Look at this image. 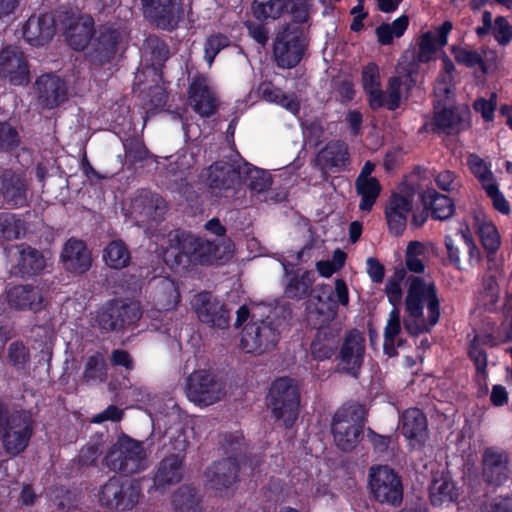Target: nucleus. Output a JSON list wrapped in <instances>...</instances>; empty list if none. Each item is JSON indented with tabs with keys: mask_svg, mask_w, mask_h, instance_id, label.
I'll list each match as a JSON object with an SVG mask.
<instances>
[{
	"mask_svg": "<svg viewBox=\"0 0 512 512\" xmlns=\"http://www.w3.org/2000/svg\"><path fill=\"white\" fill-rule=\"evenodd\" d=\"M408 282L405 328L415 335L428 332L440 317V300L435 283L430 278L421 276L410 277Z\"/></svg>",
	"mask_w": 512,
	"mask_h": 512,
	"instance_id": "obj_1",
	"label": "nucleus"
},
{
	"mask_svg": "<svg viewBox=\"0 0 512 512\" xmlns=\"http://www.w3.org/2000/svg\"><path fill=\"white\" fill-rule=\"evenodd\" d=\"M268 307L262 305L241 306L237 310L235 326L240 327L248 319L241 336V348L247 353L261 354L275 347L279 339L277 325L267 319H262Z\"/></svg>",
	"mask_w": 512,
	"mask_h": 512,
	"instance_id": "obj_2",
	"label": "nucleus"
},
{
	"mask_svg": "<svg viewBox=\"0 0 512 512\" xmlns=\"http://www.w3.org/2000/svg\"><path fill=\"white\" fill-rule=\"evenodd\" d=\"M170 246L162 252L164 261L170 265H180L185 259L198 262L200 264H209L221 258L219 246L214 241L196 238L192 235H182L179 233H170Z\"/></svg>",
	"mask_w": 512,
	"mask_h": 512,
	"instance_id": "obj_3",
	"label": "nucleus"
},
{
	"mask_svg": "<svg viewBox=\"0 0 512 512\" xmlns=\"http://www.w3.org/2000/svg\"><path fill=\"white\" fill-rule=\"evenodd\" d=\"M105 464L112 471L139 473L147 467V454L141 442L124 435L108 450Z\"/></svg>",
	"mask_w": 512,
	"mask_h": 512,
	"instance_id": "obj_4",
	"label": "nucleus"
},
{
	"mask_svg": "<svg viewBox=\"0 0 512 512\" xmlns=\"http://www.w3.org/2000/svg\"><path fill=\"white\" fill-rule=\"evenodd\" d=\"M300 395L297 383L290 378L275 380L270 388L268 405L276 419L291 427L298 417Z\"/></svg>",
	"mask_w": 512,
	"mask_h": 512,
	"instance_id": "obj_5",
	"label": "nucleus"
},
{
	"mask_svg": "<svg viewBox=\"0 0 512 512\" xmlns=\"http://www.w3.org/2000/svg\"><path fill=\"white\" fill-rule=\"evenodd\" d=\"M364 414V409L359 405L341 409L335 414L332 434L341 450L348 451L357 445L364 425Z\"/></svg>",
	"mask_w": 512,
	"mask_h": 512,
	"instance_id": "obj_6",
	"label": "nucleus"
},
{
	"mask_svg": "<svg viewBox=\"0 0 512 512\" xmlns=\"http://www.w3.org/2000/svg\"><path fill=\"white\" fill-rule=\"evenodd\" d=\"M434 95V125L446 134L458 132L466 112L455 107L450 82L439 81L435 85Z\"/></svg>",
	"mask_w": 512,
	"mask_h": 512,
	"instance_id": "obj_7",
	"label": "nucleus"
},
{
	"mask_svg": "<svg viewBox=\"0 0 512 512\" xmlns=\"http://www.w3.org/2000/svg\"><path fill=\"white\" fill-rule=\"evenodd\" d=\"M141 486L138 481H121L117 477L109 479L98 494L101 505L119 511L134 508L140 499Z\"/></svg>",
	"mask_w": 512,
	"mask_h": 512,
	"instance_id": "obj_8",
	"label": "nucleus"
},
{
	"mask_svg": "<svg viewBox=\"0 0 512 512\" xmlns=\"http://www.w3.org/2000/svg\"><path fill=\"white\" fill-rule=\"evenodd\" d=\"M368 486L373 497L380 503L396 505L402 501L403 486L398 474L388 466L369 469Z\"/></svg>",
	"mask_w": 512,
	"mask_h": 512,
	"instance_id": "obj_9",
	"label": "nucleus"
},
{
	"mask_svg": "<svg viewBox=\"0 0 512 512\" xmlns=\"http://www.w3.org/2000/svg\"><path fill=\"white\" fill-rule=\"evenodd\" d=\"M191 307L198 320L210 328L225 330L229 327L231 315L226 305L211 293L200 292L191 299Z\"/></svg>",
	"mask_w": 512,
	"mask_h": 512,
	"instance_id": "obj_10",
	"label": "nucleus"
},
{
	"mask_svg": "<svg viewBox=\"0 0 512 512\" xmlns=\"http://www.w3.org/2000/svg\"><path fill=\"white\" fill-rule=\"evenodd\" d=\"M312 0H267L253 2L252 12L258 20H276L284 13H290L295 21L305 22L308 19Z\"/></svg>",
	"mask_w": 512,
	"mask_h": 512,
	"instance_id": "obj_11",
	"label": "nucleus"
},
{
	"mask_svg": "<svg viewBox=\"0 0 512 512\" xmlns=\"http://www.w3.org/2000/svg\"><path fill=\"white\" fill-rule=\"evenodd\" d=\"M334 284V289L323 287L322 293L310 299L307 307L310 314L323 317V323L335 319L339 305L347 307L349 304V290L345 281L336 279Z\"/></svg>",
	"mask_w": 512,
	"mask_h": 512,
	"instance_id": "obj_12",
	"label": "nucleus"
},
{
	"mask_svg": "<svg viewBox=\"0 0 512 512\" xmlns=\"http://www.w3.org/2000/svg\"><path fill=\"white\" fill-rule=\"evenodd\" d=\"M452 28V23L445 21L442 25L437 27L435 32H425L420 38L419 49L416 55L413 51H406L400 62H404L405 67L414 66L416 73L419 63H428L433 60L437 49L447 44V36Z\"/></svg>",
	"mask_w": 512,
	"mask_h": 512,
	"instance_id": "obj_13",
	"label": "nucleus"
},
{
	"mask_svg": "<svg viewBox=\"0 0 512 512\" xmlns=\"http://www.w3.org/2000/svg\"><path fill=\"white\" fill-rule=\"evenodd\" d=\"M305 46V37L298 28H286L278 33L274 42V58L278 66H296L303 56Z\"/></svg>",
	"mask_w": 512,
	"mask_h": 512,
	"instance_id": "obj_14",
	"label": "nucleus"
},
{
	"mask_svg": "<svg viewBox=\"0 0 512 512\" xmlns=\"http://www.w3.org/2000/svg\"><path fill=\"white\" fill-rule=\"evenodd\" d=\"M238 178L250 189L253 197L261 202L276 203L285 198L284 193H276L272 189L270 173L250 165L249 163L237 166Z\"/></svg>",
	"mask_w": 512,
	"mask_h": 512,
	"instance_id": "obj_15",
	"label": "nucleus"
},
{
	"mask_svg": "<svg viewBox=\"0 0 512 512\" xmlns=\"http://www.w3.org/2000/svg\"><path fill=\"white\" fill-rule=\"evenodd\" d=\"M416 193L412 187L403 186L390 197L385 216L389 230L395 235H400L407 224L408 216L414 211Z\"/></svg>",
	"mask_w": 512,
	"mask_h": 512,
	"instance_id": "obj_16",
	"label": "nucleus"
},
{
	"mask_svg": "<svg viewBox=\"0 0 512 512\" xmlns=\"http://www.w3.org/2000/svg\"><path fill=\"white\" fill-rule=\"evenodd\" d=\"M186 392L190 401L203 406L219 401L224 393L222 384L205 370L195 371L188 377Z\"/></svg>",
	"mask_w": 512,
	"mask_h": 512,
	"instance_id": "obj_17",
	"label": "nucleus"
},
{
	"mask_svg": "<svg viewBox=\"0 0 512 512\" xmlns=\"http://www.w3.org/2000/svg\"><path fill=\"white\" fill-rule=\"evenodd\" d=\"M33 426L31 418L25 413L9 416L2 433L3 446L7 453L17 455L28 446Z\"/></svg>",
	"mask_w": 512,
	"mask_h": 512,
	"instance_id": "obj_18",
	"label": "nucleus"
},
{
	"mask_svg": "<svg viewBox=\"0 0 512 512\" xmlns=\"http://www.w3.org/2000/svg\"><path fill=\"white\" fill-rule=\"evenodd\" d=\"M247 459L242 456L228 457L213 463L206 471L207 485L216 491L232 487L240 470H246Z\"/></svg>",
	"mask_w": 512,
	"mask_h": 512,
	"instance_id": "obj_19",
	"label": "nucleus"
},
{
	"mask_svg": "<svg viewBox=\"0 0 512 512\" xmlns=\"http://www.w3.org/2000/svg\"><path fill=\"white\" fill-rule=\"evenodd\" d=\"M7 305L16 311L40 312L46 308L47 297L39 285H17L6 291Z\"/></svg>",
	"mask_w": 512,
	"mask_h": 512,
	"instance_id": "obj_20",
	"label": "nucleus"
},
{
	"mask_svg": "<svg viewBox=\"0 0 512 512\" xmlns=\"http://www.w3.org/2000/svg\"><path fill=\"white\" fill-rule=\"evenodd\" d=\"M188 93L191 107L201 117H209L216 112L218 97L207 76H195L190 83Z\"/></svg>",
	"mask_w": 512,
	"mask_h": 512,
	"instance_id": "obj_21",
	"label": "nucleus"
},
{
	"mask_svg": "<svg viewBox=\"0 0 512 512\" xmlns=\"http://www.w3.org/2000/svg\"><path fill=\"white\" fill-rule=\"evenodd\" d=\"M397 73V76L389 79L386 91H381L379 108L386 107L389 110L398 108L405 93L415 83L414 66L405 67L404 62H399Z\"/></svg>",
	"mask_w": 512,
	"mask_h": 512,
	"instance_id": "obj_22",
	"label": "nucleus"
},
{
	"mask_svg": "<svg viewBox=\"0 0 512 512\" xmlns=\"http://www.w3.org/2000/svg\"><path fill=\"white\" fill-rule=\"evenodd\" d=\"M398 429L412 448H420L428 439L427 418L418 408H409L401 414Z\"/></svg>",
	"mask_w": 512,
	"mask_h": 512,
	"instance_id": "obj_23",
	"label": "nucleus"
},
{
	"mask_svg": "<svg viewBox=\"0 0 512 512\" xmlns=\"http://www.w3.org/2000/svg\"><path fill=\"white\" fill-rule=\"evenodd\" d=\"M365 338L358 331H351L345 337L340 351L339 369L346 374L357 377L363 364Z\"/></svg>",
	"mask_w": 512,
	"mask_h": 512,
	"instance_id": "obj_24",
	"label": "nucleus"
},
{
	"mask_svg": "<svg viewBox=\"0 0 512 512\" xmlns=\"http://www.w3.org/2000/svg\"><path fill=\"white\" fill-rule=\"evenodd\" d=\"M60 261L63 268L74 275H82L92 266L91 252L85 242L73 237L63 245Z\"/></svg>",
	"mask_w": 512,
	"mask_h": 512,
	"instance_id": "obj_25",
	"label": "nucleus"
},
{
	"mask_svg": "<svg viewBox=\"0 0 512 512\" xmlns=\"http://www.w3.org/2000/svg\"><path fill=\"white\" fill-rule=\"evenodd\" d=\"M0 75L13 85H24L29 82L26 59L17 47L8 46L1 51Z\"/></svg>",
	"mask_w": 512,
	"mask_h": 512,
	"instance_id": "obj_26",
	"label": "nucleus"
},
{
	"mask_svg": "<svg viewBox=\"0 0 512 512\" xmlns=\"http://www.w3.org/2000/svg\"><path fill=\"white\" fill-rule=\"evenodd\" d=\"M144 14L162 29L176 27L181 12L180 0H142Z\"/></svg>",
	"mask_w": 512,
	"mask_h": 512,
	"instance_id": "obj_27",
	"label": "nucleus"
},
{
	"mask_svg": "<svg viewBox=\"0 0 512 512\" xmlns=\"http://www.w3.org/2000/svg\"><path fill=\"white\" fill-rule=\"evenodd\" d=\"M68 44L75 50H83L91 40L94 21L89 15H66L61 20Z\"/></svg>",
	"mask_w": 512,
	"mask_h": 512,
	"instance_id": "obj_28",
	"label": "nucleus"
},
{
	"mask_svg": "<svg viewBox=\"0 0 512 512\" xmlns=\"http://www.w3.org/2000/svg\"><path fill=\"white\" fill-rule=\"evenodd\" d=\"M482 474L485 481L499 485L510 475L509 455L499 448H487L482 456Z\"/></svg>",
	"mask_w": 512,
	"mask_h": 512,
	"instance_id": "obj_29",
	"label": "nucleus"
},
{
	"mask_svg": "<svg viewBox=\"0 0 512 512\" xmlns=\"http://www.w3.org/2000/svg\"><path fill=\"white\" fill-rule=\"evenodd\" d=\"M55 32V20L51 14L31 16L23 30L24 38L32 45H42Z\"/></svg>",
	"mask_w": 512,
	"mask_h": 512,
	"instance_id": "obj_30",
	"label": "nucleus"
},
{
	"mask_svg": "<svg viewBox=\"0 0 512 512\" xmlns=\"http://www.w3.org/2000/svg\"><path fill=\"white\" fill-rule=\"evenodd\" d=\"M0 196L11 207H21L26 202V188L23 179L11 171L0 176Z\"/></svg>",
	"mask_w": 512,
	"mask_h": 512,
	"instance_id": "obj_31",
	"label": "nucleus"
},
{
	"mask_svg": "<svg viewBox=\"0 0 512 512\" xmlns=\"http://www.w3.org/2000/svg\"><path fill=\"white\" fill-rule=\"evenodd\" d=\"M181 301L178 284L170 278H159L155 282L154 304L158 311H173Z\"/></svg>",
	"mask_w": 512,
	"mask_h": 512,
	"instance_id": "obj_32",
	"label": "nucleus"
},
{
	"mask_svg": "<svg viewBox=\"0 0 512 512\" xmlns=\"http://www.w3.org/2000/svg\"><path fill=\"white\" fill-rule=\"evenodd\" d=\"M39 99L43 106L53 108L65 100L66 89L60 78L52 75L41 76L36 82Z\"/></svg>",
	"mask_w": 512,
	"mask_h": 512,
	"instance_id": "obj_33",
	"label": "nucleus"
},
{
	"mask_svg": "<svg viewBox=\"0 0 512 512\" xmlns=\"http://www.w3.org/2000/svg\"><path fill=\"white\" fill-rule=\"evenodd\" d=\"M182 461L177 455H171L160 463L154 477V488L164 492L170 485L178 483L182 478Z\"/></svg>",
	"mask_w": 512,
	"mask_h": 512,
	"instance_id": "obj_34",
	"label": "nucleus"
},
{
	"mask_svg": "<svg viewBox=\"0 0 512 512\" xmlns=\"http://www.w3.org/2000/svg\"><path fill=\"white\" fill-rule=\"evenodd\" d=\"M429 496L433 505L441 506L456 501L459 492L451 478L442 473L434 476L430 485Z\"/></svg>",
	"mask_w": 512,
	"mask_h": 512,
	"instance_id": "obj_35",
	"label": "nucleus"
},
{
	"mask_svg": "<svg viewBox=\"0 0 512 512\" xmlns=\"http://www.w3.org/2000/svg\"><path fill=\"white\" fill-rule=\"evenodd\" d=\"M452 54L458 64L468 68L479 67L486 72L490 67V60L494 59V54L483 49L477 50L468 46H456L452 48Z\"/></svg>",
	"mask_w": 512,
	"mask_h": 512,
	"instance_id": "obj_36",
	"label": "nucleus"
},
{
	"mask_svg": "<svg viewBox=\"0 0 512 512\" xmlns=\"http://www.w3.org/2000/svg\"><path fill=\"white\" fill-rule=\"evenodd\" d=\"M212 188H229L238 177L237 168L226 162H216L201 175Z\"/></svg>",
	"mask_w": 512,
	"mask_h": 512,
	"instance_id": "obj_37",
	"label": "nucleus"
},
{
	"mask_svg": "<svg viewBox=\"0 0 512 512\" xmlns=\"http://www.w3.org/2000/svg\"><path fill=\"white\" fill-rule=\"evenodd\" d=\"M362 87L368 97L371 109H379V95L382 91L381 76L377 65L369 63L362 71Z\"/></svg>",
	"mask_w": 512,
	"mask_h": 512,
	"instance_id": "obj_38",
	"label": "nucleus"
},
{
	"mask_svg": "<svg viewBox=\"0 0 512 512\" xmlns=\"http://www.w3.org/2000/svg\"><path fill=\"white\" fill-rule=\"evenodd\" d=\"M119 34L115 29L103 27L93 42L94 58L99 62L109 60L115 53Z\"/></svg>",
	"mask_w": 512,
	"mask_h": 512,
	"instance_id": "obj_39",
	"label": "nucleus"
},
{
	"mask_svg": "<svg viewBox=\"0 0 512 512\" xmlns=\"http://www.w3.org/2000/svg\"><path fill=\"white\" fill-rule=\"evenodd\" d=\"M337 336L338 330L327 331L325 328L320 327L316 339L311 344L313 357L320 361L329 359L336 350Z\"/></svg>",
	"mask_w": 512,
	"mask_h": 512,
	"instance_id": "obj_40",
	"label": "nucleus"
},
{
	"mask_svg": "<svg viewBox=\"0 0 512 512\" xmlns=\"http://www.w3.org/2000/svg\"><path fill=\"white\" fill-rule=\"evenodd\" d=\"M17 252L19 254L18 270L22 275H33L44 269L46 258L38 250L19 246Z\"/></svg>",
	"mask_w": 512,
	"mask_h": 512,
	"instance_id": "obj_41",
	"label": "nucleus"
},
{
	"mask_svg": "<svg viewBox=\"0 0 512 512\" xmlns=\"http://www.w3.org/2000/svg\"><path fill=\"white\" fill-rule=\"evenodd\" d=\"M102 259L108 267L122 269L129 265L131 255L123 241L113 240L103 249Z\"/></svg>",
	"mask_w": 512,
	"mask_h": 512,
	"instance_id": "obj_42",
	"label": "nucleus"
},
{
	"mask_svg": "<svg viewBox=\"0 0 512 512\" xmlns=\"http://www.w3.org/2000/svg\"><path fill=\"white\" fill-rule=\"evenodd\" d=\"M107 366L102 354L88 357L83 371V381L88 385H98L106 380Z\"/></svg>",
	"mask_w": 512,
	"mask_h": 512,
	"instance_id": "obj_43",
	"label": "nucleus"
},
{
	"mask_svg": "<svg viewBox=\"0 0 512 512\" xmlns=\"http://www.w3.org/2000/svg\"><path fill=\"white\" fill-rule=\"evenodd\" d=\"M356 192L360 196L359 208L362 211H370L381 192V185L375 179H356Z\"/></svg>",
	"mask_w": 512,
	"mask_h": 512,
	"instance_id": "obj_44",
	"label": "nucleus"
},
{
	"mask_svg": "<svg viewBox=\"0 0 512 512\" xmlns=\"http://www.w3.org/2000/svg\"><path fill=\"white\" fill-rule=\"evenodd\" d=\"M475 222L484 248L490 252L496 251L500 246V235L495 225L484 215H477Z\"/></svg>",
	"mask_w": 512,
	"mask_h": 512,
	"instance_id": "obj_45",
	"label": "nucleus"
},
{
	"mask_svg": "<svg viewBox=\"0 0 512 512\" xmlns=\"http://www.w3.org/2000/svg\"><path fill=\"white\" fill-rule=\"evenodd\" d=\"M409 19L406 15H401L392 23L381 24L376 29L378 42L382 45L391 44L394 38L401 37L407 30Z\"/></svg>",
	"mask_w": 512,
	"mask_h": 512,
	"instance_id": "obj_46",
	"label": "nucleus"
},
{
	"mask_svg": "<svg viewBox=\"0 0 512 512\" xmlns=\"http://www.w3.org/2000/svg\"><path fill=\"white\" fill-rule=\"evenodd\" d=\"M199 496L190 486H181L172 496V505L179 512H197L199 509Z\"/></svg>",
	"mask_w": 512,
	"mask_h": 512,
	"instance_id": "obj_47",
	"label": "nucleus"
},
{
	"mask_svg": "<svg viewBox=\"0 0 512 512\" xmlns=\"http://www.w3.org/2000/svg\"><path fill=\"white\" fill-rule=\"evenodd\" d=\"M319 160L323 162L326 167H344L348 162L346 145L340 142L329 143L320 152Z\"/></svg>",
	"mask_w": 512,
	"mask_h": 512,
	"instance_id": "obj_48",
	"label": "nucleus"
},
{
	"mask_svg": "<svg viewBox=\"0 0 512 512\" xmlns=\"http://www.w3.org/2000/svg\"><path fill=\"white\" fill-rule=\"evenodd\" d=\"M423 201L426 205H429L432 216L435 219L445 220L449 218L453 213V203L450 198L445 195L432 191L426 195H423Z\"/></svg>",
	"mask_w": 512,
	"mask_h": 512,
	"instance_id": "obj_49",
	"label": "nucleus"
},
{
	"mask_svg": "<svg viewBox=\"0 0 512 512\" xmlns=\"http://www.w3.org/2000/svg\"><path fill=\"white\" fill-rule=\"evenodd\" d=\"M400 331L401 325L399 311L397 309H393L389 314V318L384 331L383 348L384 353L389 357L396 355V341Z\"/></svg>",
	"mask_w": 512,
	"mask_h": 512,
	"instance_id": "obj_50",
	"label": "nucleus"
},
{
	"mask_svg": "<svg viewBox=\"0 0 512 512\" xmlns=\"http://www.w3.org/2000/svg\"><path fill=\"white\" fill-rule=\"evenodd\" d=\"M260 91L266 101L281 105L293 114L298 112V102L293 97L283 94L281 90L270 84H263L260 87Z\"/></svg>",
	"mask_w": 512,
	"mask_h": 512,
	"instance_id": "obj_51",
	"label": "nucleus"
},
{
	"mask_svg": "<svg viewBox=\"0 0 512 512\" xmlns=\"http://www.w3.org/2000/svg\"><path fill=\"white\" fill-rule=\"evenodd\" d=\"M313 283V273L304 271L300 276H294L289 280L285 288V295L289 298H302L308 293Z\"/></svg>",
	"mask_w": 512,
	"mask_h": 512,
	"instance_id": "obj_52",
	"label": "nucleus"
},
{
	"mask_svg": "<svg viewBox=\"0 0 512 512\" xmlns=\"http://www.w3.org/2000/svg\"><path fill=\"white\" fill-rule=\"evenodd\" d=\"M467 164L472 174L480 181L483 189L495 183L493 173L487 163L476 154H470Z\"/></svg>",
	"mask_w": 512,
	"mask_h": 512,
	"instance_id": "obj_53",
	"label": "nucleus"
},
{
	"mask_svg": "<svg viewBox=\"0 0 512 512\" xmlns=\"http://www.w3.org/2000/svg\"><path fill=\"white\" fill-rule=\"evenodd\" d=\"M116 313H118L117 305L108 303L97 312L95 324L104 331L120 329V321Z\"/></svg>",
	"mask_w": 512,
	"mask_h": 512,
	"instance_id": "obj_54",
	"label": "nucleus"
},
{
	"mask_svg": "<svg viewBox=\"0 0 512 512\" xmlns=\"http://www.w3.org/2000/svg\"><path fill=\"white\" fill-rule=\"evenodd\" d=\"M9 363L17 370H24L30 362L29 350L22 341H14L7 348Z\"/></svg>",
	"mask_w": 512,
	"mask_h": 512,
	"instance_id": "obj_55",
	"label": "nucleus"
},
{
	"mask_svg": "<svg viewBox=\"0 0 512 512\" xmlns=\"http://www.w3.org/2000/svg\"><path fill=\"white\" fill-rule=\"evenodd\" d=\"M135 212L151 216L152 213H158L165 208L164 201L155 194L145 193V195L135 198L132 204Z\"/></svg>",
	"mask_w": 512,
	"mask_h": 512,
	"instance_id": "obj_56",
	"label": "nucleus"
},
{
	"mask_svg": "<svg viewBox=\"0 0 512 512\" xmlns=\"http://www.w3.org/2000/svg\"><path fill=\"white\" fill-rule=\"evenodd\" d=\"M0 235L6 239H16L23 232L22 222L13 214L0 213Z\"/></svg>",
	"mask_w": 512,
	"mask_h": 512,
	"instance_id": "obj_57",
	"label": "nucleus"
},
{
	"mask_svg": "<svg viewBox=\"0 0 512 512\" xmlns=\"http://www.w3.org/2000/svg\"><path fill=\"white\" fill-rule=\"evenodd\" d=\"M345 260L346 254L342 250L337 249L333 253L332 260L319 261L316 264V268L322 277L329 278L344 266Z\"/></svg>",
	"mask_w": 512,
	"mask_h": 512,
	"instance_id": "obj_58",
	"label": "nucleus"
},
{
	"mask_svg": "<svg viewBox=\"0 0 512 512\" xmlns=\"http://www.w3.org/2000/svg\"><path fill=\"white\" fill-rule=\"evenodd\" d=\"M230 40L222 34L211 35L205 42V60L209 66L212 65L216 55L225 47L229 46Z\"/></svg>",
	"mask_w": 512,
	"mask_h": 512,
	"instance_id": "obj_59",
	"label": "nucleus"
},
{
	"mask_svg": "<svg viewBox=\"0 0 512 512\" xmlns=\"http://www.w3.org/2000/svg\"><path fill=\"white\" fill-rule=\"evenodd\" d=\"M116 304L118 308V321H120V328L127 324L136 322L141 317L140 305L137 302H131L128 304H120L119 302H112Z\"/></svg>",
	"mask_w": 512,
	"mask_h": 512,
	"instance_id": "obj_60",
	"label": "nucleus"
},
{
	"mask_svg": "<svg viewBox=\"0 0 512 512\" xmlns=\"http://www.w3.org/2000/svg\"><path fill=\"white\" fill-rule=\"evenodd\" d=\"M492 34L500 45H506L512 40V24L503 16L494 20Z\"/></svg>",
	"mask_w": 512,
	"mask_h": 512,
	"instance_id": "obj_61",
	"label": "nucleus"
},
{
	"mask_svg": "<svg viewBox=\"0 0 512 512\" xmlns=\"http://www.w3.org/2000/svg\"><path fill=\"white\" fill-rule=\"evenodd\" d=\"M496 94H491L490 99L480 98L475 101L474 109L479 112L485 121H492L496 109Z\"/></svg>",
	"mask_w": 512,
	"mask_h": 512,
	"instance_id": "obj_62",
	"label": "nucleus"
},
{
	"mask_svg": "<svg viewBox=\"0 0 512 512\" xmlns=\"http://www.w3.org/2000/svg\"><path fill=\"white\" fill-rule=\"evenodd\" d=\"M403 278V274H396L394 277L390 278L386 284V294L387 297L394 306L399 304L402 299V289H401V281Z\"/></svg>",
	"mask_w": 512,
	"mask_h": 512,
	"instance_id": "obj_63",
	"label": "nucleus"
},
{
	"mask_svg": "<svg viewBox=\"0 0 512 512\" xmlns=\"http://www.w3.org/2000/svg\"><path fill=\"white\" fill-rule=\"evenodd\" d=\"M480 512H512V499L496 497L485 503Z\"/></svg>",
	"mask_w": 512,
	"mask_h": 512,
	"instance_id": "obj_64",
	"label": "nucleus"
}]
</instances>
